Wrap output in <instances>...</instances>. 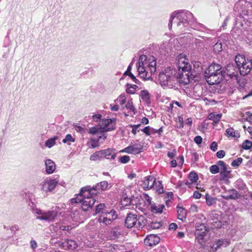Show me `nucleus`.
I'll list each match as a JSON object with an SVG mask.
<instances>
[{"instance_id":"nucleus-1","label":"nucleus","mask_w":252,"mask_h":252,"mask_svg":"<svg viewBox=\"0 0 252 252\" xmlns=\"http://www.w3.org/2000/svg\"><path fill=\"white\" fill-rule=\"evenodd\" d=\"M156 59L154 57L141 55L137 65L139 76L145 80L149 79L156 71Z\"/></svg>"},{"instance_id":"nucleus-2","label":"nucleus","mask_w":252,"mask_h":252,"mask_svg":"<svg viewBox=\"0 0 252 252\" xmlns=\"http://www.w3.org/2000/svg\"><path fill=\"white\" fill-rule=\"evenodd\" d=\"M94 194H96V192H92L90 187H86L82 188L80 193L76 198L71 199L70 201L72 203H81L82 210L87 211L91 208L95 203V199L93 197Z\"/></svg>"},{"instance_id":"nucleus-3","label":"nucleus","mask_w":252,"mask_h":252,"mask_svg":"<svg viewBox=\"0 0 252 252\" xmlns=\"http://www.w3.org/2000/svg\"><path fill=\"white\" fill-rule=\"evenodd\" d=\"M204 74L207 82L210 85L219 84L223 79L222 71L218 64L210 65L206 69Z\"/></svg>"},{"instance_id":"nucleus-4","label":"nucleus","mask_w":252,"mask_h":252,"mask_svg":"<svg viewBox=\"0 0 252 252\" xmlns=\"http://www.w3.org/2000/svg\"><path fill=\"white\" fill-rule=\"evenodd\" d=\"M235 61L242 75H247L252 69V60L246 59L244 55H238L235 57Z\"/></svg>"},{"instance_id":"nucleus-5","label":"nucleus","mask_w":252,"mask_h":252,"mask_svg":"<svg viewBox=\"0 0 252 252\" xmlns=\"http://www.w3.org/2000/svg\"><path fill=\"white\" fill-rule=\"evenodd\" d=\"M175 17L179 21L177 23L178 27L180 26L181 23L183 24H189L192 22L193 19V14L189 11H181L179 12H174L170 16L168 25L169 28L172 26V21Z\"/></svg>"},{"instance_id":"nucleus-6","label":"nucleus","mask_w":252,"mask_h":252,"mask_svg":"<svg viewBox=\"0 0 252 252\" xmlns=\"http://www.w3.org/2000/svg\"><path fill=\"white\" fill-rule=\"evenodd\" d=\"M176 72V69L168 67L165 68L164 71L160 72L158 75V80L160 85L162 86L168 85L175 78Z\"/></svg>"},{"instance_id":"nucleus-7","label":"nucleus","mask_w":252,"mask_h":252,"mask_svg":"<svg viewBox=\"0 0 252 252\" xmlns=\"http://www.w3.org/2000/svg\"><path fill=\"white\" fill-rule=\"evenodd\" d=\"M145 225V223L142 218H137V215L128 214L125 220V225L127 228H131L135 226L137 228L140 229L143 228Z\"/></svg>"},{"instance_id":"nucleus-8","label":"nucleus","mask_w":252,"mask_h":252,"mask_svg":"<svg viewBox=\"0 0 252 252\" xmlns=\"http://www.w3.org/2000/svg\"><path fill=\"white\" fill-rule=\"evenodd\" d=\"M33 211L38 215L36 217V219L43 220L49 222L53 221L57 216V212L54 210L43 211L35 208L33 209Z\"/></svg>"},{"instance_id":"nucleus-9","label":"nucleus","mask_w":252,"mask_h":252,"mask_svg":"<svg viewBox=\"0 0 252 252\" xmlns=\"http://www.w3.org/2000/svg\"><path fill=\"white\" fill-rule=\"evenodd\" d=\"M118 217L116 211L111 209L107 210L105 211H102L98 219V221L100 223H103L105 225H108L116 220Z\"/></svg>"},{"instance_id":"nucleus-10","label":"nucleus","mask_w":252,"mask_h":252,"mask_svg":"<svg viewBox=\"0 0 252 252\" xmlns=\"http://www.w3.org/2000/svg\"><path fill=\"white\" fill-rule=\"evenodd\" d=\"M239 71V69L237 66H236L233 64H229L226 66L224 71L222 72L223 78L226 79V77H228L230 79L237 80Z\"/></svg>"},{"instance_id":"nucleus-11","label":"nucleus","mask_w":252,"mask_h":252,"mask_svg":"<svg viewBox=\"0 0 252 252\" xmlns=\"http://www.w3.org/2000/svg\"><path fill=\"white\" fill-rule=\"evenodd\" d=\"M218 165L220 167V180L227 182L230 178L229 175L231 172V170L228 165L221 160L217 162Z\"/></svg>"},{"instance_id":"nucleus-12","label":"nucleus","mask_w":252,"mask_h":252,"mask_svg":"<svg viewBox=\"0 0 252 252\" xmlns=\"http://www.w3.org/2000/svg\"><path fill=\"white\" fill-rule=\"evenodd\" d=\"M177 67L178 71L188 72L191 70V66L189 62V60L185 55L181 54L178 56Z\"/></svg>"},{"instance_id":"nucleus-13","label":"nucleus","mask_w":252,"mask_h":252,"mask_svg":"<svg viewBox=\"0 0 252 252\" xmlns=\"http://www.w3.org/2000/svg\"><path fill=\"white\" fill-rule=\"evenodd\" d=\"M116 119H102L99 123L103 132L111 131L115 129Z\"/></svg>"},{"instance_id":"nucleus-14","label":"nucleus","mask_w":252,"mask_h":252,"mask_svg":"<svg viewBox=\"0 0 252 252\" xmlns=\"http://www.w3.org/2000/svg\"><path fill=\"white\" fill-rule=\"evenodd\" d=\"M59 180L58 178L54 179H46L41 184V189L45 192L52 191L58 184Z\"/></svg>"},{"instance_id":"nucleus-15","label":"nucleus","mask_w":252,"mask_h":252,"mask_svg":"<svg viewBox=\"0 0 252 252\" xmlns=\"http://www.w3.org/2000/svg\"><path fill=\"white\" fill-rule=\"evenodd\" d=\"M175 73V78L180 84L185 85L189 83V71L183 72L181 71L178 73L176 71Z\"/></svg>"},{"instance_id":"nucleus-16","label":"nucleus","mask_w":252,"mask_h":252,"mask_svg":"<svg viewBox=\"0 0 252 252\" xmlns=\"http://www.w3.org/2000/svg\"><path fill=\"white\" fill-rule=\"evenodd\" d=\"M143 146L141 144H130L129 146L121 150L120 152L129 154H138L141 152Z\"/></svg>"},{"instance_id":"nucleus-17","label":"nucleus","mask_w":252,"mask_h":252,"mask_svg":"<svg viewBox=\"0 0 252 252\" xmlns=\"http://www.w3.org/2000/svg\"><path fill=\"white\" fill-rule=\"evenodd\" d=\"M155 182L156 179L153 176H146L143 181L142 188L145 190H149L154 187Z\"/></svg>"},{"instance_id":"nucleus-18","label":"nucleus","mask_w":252,"mask_h":252,"mask_svg":"<svg viewBox=\"0 0 252 252\" xmlns=\"http://www.w3.org/2000/svg\"><path fill=\"white\" fill-rule=\"evenodd\" d=\"M160 241V238L156 235L151 234L148 235L144 239V243L145 245L150 247L158 244Z\"/></svg>"},{"instance_id":"nucleus-19","label":"nucleus","mask_w":252,"mask_h":252,"mask_svg":"<svg viewBox=\"0 0 252 252\" xmlns=\"http://www.w3.org/2000/svg\"><path fill=\"white\" fill-rule=\"evenodd\" d=\"M239 196L238 191L234 189H232L225 191L221 196L226 200H229L236 199L238 198Z\"/></svg>"},{"instance_id":"nucleus-20","label":"nucleus","mask_w":252,"mask_h":252,"mask_svg":"<svg viewBox=\"0 0 252 252\" xmlns=\"http://www.w3.org/2000/svg\"><path fill=\"white\" fill-rule=\"evenodd\" d=\"M103 158L114 159L116 157V153L113 149L108 148L101 150Z\"/></svg>"},{"instance_id":"nucleus-21","label":"nucleus","mask_w":252,"mask_h":252,"mask_svg":"<svg viewBox=\"0 0 252 252\" xmlns=\"http://www.w3.org/2000/svg\"><path fill=\"white\" fill-rule=\"evenodd\" d=\"M109 187V184L106 181H102L99 183H97L94 187L92 188H90V189L92 190V192L96 193L97 191H103L106 190L110 188Z\"/></svg>"},{"instance_id":"nucleus-22","label":"nucleus","mask_w":252,"mask_h":252,"mask_svg":"<svg viewBox=\"0 0 252 252\" xmlns=\"http://www.w3.org/2000/svg\"><path fill=\"white\" fill-rule=\"evenodd\" d=\"M45 171L48 174H52L56 169L55 162L50 159H47L45 161Z\"/></svg>"},{"instance_id":"nucleus-23","label":"nucleus","mask_w":252,"mask_h":252,"mask_svg":"<svg viewBox=\"0 0 252 252\" xmlns=\"http://www.w3.org/2000/svg\"><path fill=\"white\" fill-rule=\"evenodd\" d=\"M62 246L65 249L73 250L76 249L77 247V244L75 241L72 239H70L66 240L63 242L62 244Z\"/></svg>"},{"instance_id":"nucleus-24","label":"nucleus","mask_w":252,"mask_h":252,"mask_svg":"<svg viewBox=\"0 0 252 252\" xmlns=\"http://www.w3.org/2000/svg\"><path fill=\"white\" fill-rule=\"evenodd\" d=\"M229 245V242L225 239H221L218 240L216 243L211 248L212 251L215 252L217 249L221 247H226Z\"/></svg>"},{"instance_id":"nucleus-25","label":"nucleus","mask_w":252,"mask_h":252,"mask_svg":"<svg viewBox=\"0 0 252 252\" xmlns=\"http://www.w3.org/2000/svg\"><path fill=\"white\" fill-rule=\"evenodd\" d=\"M89 133L93 135L100 134V135L102 136L103 140L106 138V136L103 133L101 127L99 126L90 127L89 130Z\"/></svg>"},{"instance_id":"nucleus-26","label":"nucleus","mask_w":252,"mask_h":252,"mask_svg":"<svg viewBox=\"0 0 252 252\" xmlns=\"http://www.w3.org/2000/svg\"><path fill=\"white\" fill-rule=\"evenodd\" d=\"M121 232L119 228H115L112 229L107 234V237L111 240H114L119 238Z\"/></svg>"},{"instance_id":"nucleus-27","label":"nucleus","mask_w":252,"mask_h":252,"mask_svg":"<svg viewBox=\"0 0 252 252\" xmlns=\"http://www.w3.org/2000/svg\"><path fill=\"white\" fill-rule=\"evenodd\" d=\"M101 138H102V136L99 135L97 137V139H95L94 138H91L90 139V141H89L87 143V146H88L89 147L92 148H96V147L99 146L98 142Z\"/></svg>"},{"instance_id":"nucleus-28","label":"nucleus","mask_w":252,"mask_h":252,"mask_svg":"<svg viewBox=\"0 0 252 252\" xmlns=\"http://www.w3.org/2000/svg\"><path fill=\"white\" fill-rule=\"evenodd\" d=\"M142 100L146 103L150 102V94L147 90H142L139 94Z\"/></svg>"},{"instance_id":"nucleus-29","label":"nucleus","mask_w":252,"mask_h":252,"mask_svg":"<svg viewBox=\"0 0 252 252\" xmlns=\"http://www.w3.org/2000/svg\"><path fill=\"white\" fill-rule=\"evenodd\" d=\"M163 208V205H156L155 204H152L151 206V210L153 213H161L162 212Z\"/></svg>"},{"instance_id":"nucleus-30","label":"nucleus","mask_w":252,"mask_h":252,"mask_svg":"<svg viewBox=\"0 0 252 252\" xmlns=\"http://www.w3.org/2000/svg\"><path fill=\"white\" fill-rule=\"evenodd\" d=\"M226 133L228 137H232L234 138H238L240 137L239 133L236 131L232 127L226 129Z\"/></svg>"},{"instance_id":"nucleus-31","label":"nucleus","mask_w":252,"mask_h":252,"mask_svg":"<svg viewBox=\"0 0 252 252\" xmlns=\"http://www.w3.org/2000/svg\"><path fill=\"white\" fill-rule=\"evenodd\" d=\"M103 158L100 151H97L90 156V160L93 161L100 160Z\"/></svg>"},{"instance_id":"nucleus-32","label":"nucleus","mask_w":252,"mask_h":252,"mask_svg":"<svg viewBox=\"0 0 252 252\" xmlns=\"http://www.w3.org/2000/svg\"><path fill=\"white\" fill-rule=\"evenodd\" d=\"M58 139L57 136H54L48 139L45 143L46 147L50 148L56 144V141Z\"/></svg>"},{"instance_id":"nucleus-33","label":"nucleus","mask_w":252,"mask_h":252,"mask_svg":"<svg viewBox=\"0 0 252 252\" xmlns=\"http://www.w3.org/2000/svg\"><path fill=\"white\" fill-rule=\"evenodd\" d=\"M177 212L179 219L183 220L186 218V211L184 208L181 207H177Z\"/></svg>"},{"instance_id":"nucleus-34","label":"nucleus","mask_w":252,"mask_h":252,"mask_svg":"<svg viewBox=\"0 0 252 252\" xmlns=\"http://www.w3.org/2000/svg\"><path fill=\"white\" fill-rule=\"evenodd\" d=\"M221 114H215V113L210 114L209 116V119L212 120L214 123H217L221 118Z\"/></svg>"},{"instance_id":"nucleus-35","label":"nucleus","mask_w":252,"mask_h":252,"mask_svg":"<svg viewBox=\"0 0 252 252\" xmlns=\"http://www.w3.org/2000/svg\"><path fill=\"white\" fill-rule=\"evenodd\" d=\"M137 88L138 86L136 85L127 84L126 85V92L127 93L129 94H134L135 93V91Z\"/></svg>"},{"instance_id":"nucleus-36","label":"nucleus","mask_w":252,"mask_h":252,"mask_svg":"<svg viewBox=\"0 0 252 252\" xmlns=\"http://www.w3.org/2000/svg\"><path fill=\"white\" fill-rule=\"evenodd\" d=\"M205 199L207 204L210 206L216 203V200L215 198L210 196L208 194H206Z\"/></svg>"},{"instance_id":"nucleus-37","label":"nucleus","mask_w":252,"mask_h":252,"mask_svg":"<svg viewBox=\"0 0 252 252\" xmlns=\"http://www.w3.org/2000/svg\"><path fill=\"white\" fill-rule=\"evenodd\" d=\"M112 249L116 252H124L126 251L125 246L121 245H114L112 246Z\"/></svg>"},{"instance_id":"nucleus-38","label":"nucleus","mask_w":252,"mask_h":252,"mask_svg":"<svg viewBox=\"0 0 252 252\" xmlns=\"http://www.w3.org/2000/svg\"><path fill=\"white\" fill-rule=\"evenodd\" d=\"M189 179L191 183H195L198 179V177L195 172H191L189 175Z\"/></svg>"},{"instance_id":"nucleus-39","label":"nucleus","mask_w":252,"mask_h":252,"mask_svg":"<svg viewBox=\"0 0 252 252\" xmlns=\"http://www.w3.org/2000/svg\"><path fill=\"white\" fill-rule=\"evenodd\" d=\"M252 147V142L249 140H246L242 143V147L245 150H249Z\"/></svg>"},{"instance_id":"nucleus-40","label":"nucleus","mask_w":252,"mask_h":252,"mask_svg":"<svg viewBox=\"0 0 252 252\" xmlns=\"http://www.w3.org/2000/svg\"><path fill=\"white\" fill-rule=\"evenodd\" d=\"M75 139L72 137L71 134H68L66 135L65 137L63 140V142L64 143H67L70 144V142H74Z\"/></svg>"},{"instance_id":"nucleus-41","label":"nucleus","mask_w":252,"mask_h":252,"mask_svg":"<svg viewBox=\"0 0 252 252\" xmlns=\"http://www.w3.org/2000/svg\"><path fill=\"white\" fill-rule=\"evenodd\" d=\"M105 205L103 203H100V204H98L96 206V209H95V213L96 214L97 213H100L101 214V212L102 211H107V210L105 208Z\"/></svg>"},{"instance_id":"nucleus-42","label":"nucleus","mask_w":252,"mask_h":252,"mask_svg":"<svg viewBox=\"0 0 252 252\" xmlns=\"http://www.w3.org/2000/svg\"><path fill=\"white\" fill-rule=\"evenodd\" d=\"M242 158H238L237 159L233 160L231 162V165L234 167H237L242 163Z\"/></svg>"},{"instance_id":"nucleus-43","label":"nucleus","mask_w":252,"mask_h":252,"mask_svg":"<svg viewBox=\"0 0 252 252\" xmlns=\"http://www.w3.org/2000/svg\"><path fill=\"white\" fill-rule=\"evenodd\" d=\"M155 185L156 189L157 191L160 193L163 192V189L161 182L158 181V182H155Z\"/></svg>"},{"instance_id":"nucleus-44","label":"nucleus","mask_w":252,"mask_h":252,"mask_svg":"<svg viewBox=\"0 0 252 252\" xmlns=\"http://www.w3.org/2000/svg\"><path fill=\"white\" fill-rule=\"evenodd\" d=\"M141 125H130L129 126L132 128L131 132L134 135H136L138 132L139 131V127Z\"/></svg>"},{"instance_id":"nucleus-45","label":"nucleus","mask_w":252,"mask_h":252,"mask_svg":"<svg viewBox=\"0 0 252 252\" xmlns=\"http://www.w3.org/2000/svg\"><path fill=\"white\" fill-rule=\"evenodd\" d=\"M219 165H213L210 167V171L212 174H215L218 173L220 171Z\"/></svg>"},{"instance_id":"nucleus-46","label":"nucleus","mask_w":252,"mask_h":252,"mask_svg":"<svg viewBox=\"0 0 252 252\" xmlns=\"http://www.w3.org/2000/svg\"><path fill=\"white\" fill-rule=\"evenodd\" d=\"M213 50L216 53H219L222 51L221 43H216L213 46Z\"/></svg>"},{"instance_id":"nucleus-47","label":"nucleus","mask_w":252,"mask_h":252,"mask_svg":"<svg viewBox=\"0 0 252 252\" xmlns=\"http://www.w3.org/2000/svg\"><path fill=\"white\" fill-rule=\"evenodd\" d=\"M116 100L118 101L121 105H123L126 102V97L125 94H122L118 97Z\"/></svg>"},{"instance_id":"nucleus-48","label":"nucleus","mask_w":252,"mask_h":252,"mask_svg":"<svg viewBox=\"0 0 252 252\" xmlns=\"http://www.w3.org/2000/svg\"><path fill=\"white\" fill-rule=\"evenodd\" d=\"M130 160V158L128 156H122L120 158V161L122 163H127Z\"/></svg>"},{"instance_id":"nucleus-49","label":"nucleus","mask_w":252,"mask_h":252,"mask_svg":"<svg viewBox=\"0 0 252 252\" xmlns=\"http://www.w3.org/2000/svg\"><path fill=\"white\" fill-rule=\"evenodd\" d=\"M196 230L197 231L200 230L201 233H203L206 230V227L204 224H200L199 225L196 226Z\"/></svg>"},{"instance_id":"nucleus-50","label":"nucleus","mask_w":252,"mask_h":252,"mask_svg":"<svg viewBox=\"0 0 252 252\" xmlns=\"http://www.w3.org/2000/svg\"><path fill=\"white\" fill-rule=\"evenodd\" d=\"M101 115L100 114H95L92 116V119L95 122H100L101 119Z\"/></svg>"},{"instance_id":"nucleus-51","label":"nucleus","mask_w":252,"mask_h":252,"mask_svg":"<svg viewBox=\"0 0 252 252\" xmlns=\"http://www.w3.org/2000/svg\"><path fill=\"white\" fill-rule=\"evenodd\" d=\"M225 155V153L224 151L223 150H220L218 152H217L216 154V156L218 158H223Z\"/></svg>"},{"instance_id":"nucleus-52","label":"nucleus","mask_w":252,"mask_h":252,"mask_svg":"<svg viewBox=\"0 0 252 252\" xmlns=\"http://www.w3.org/2000/svg\"><path fill=\"white\" fill-rule=\"evenodd\" d=\"M174 105H176V106L182 108V105L178 101H174L170 104V106L171 109V112L174 110Z\"/></svg>"},{"instance_id":"nucleus-53","label":"nucleus","mask_w":252,"mask_h":252,"mask_svg":"<svg viewBox=\"0 0 252 252\" xmlns=\"http://www.w3.org/2000/svg\"><path fill=\"white\" fill-rule=\"evenodd\" d=\"M74 127L76 131L80 132V133L83 134L85 132V129L80 126L75 125Z\"/></svg>"},{"instance_id":"nucleus-54","label":"nucleus","mask_w":252,"mask_h":252,"mask_svg":"<svg viewBox=\"0 0 252 252\" xmlns=\"http://www.w3.org/2000/svg\"><path fill=\"white\" fill-rule=\"evenodd\" d=\"M141 130L145 133L146 135H151V131H150V126H148L145 127L143 129H141Z\"/></svg>"},{"instance_id":"nucleus-55","label":"nucleus","mask_w":252,"mask_h":252,"mask_svg":"<svg viewBox=\"0 0 252 252\" xmlns=\"http://www.w3.org/2000/svg\"><path fill=\"white\" fill-rule=\"evenodd\" d=\"M126 107L132 111H134V108L131 101H128L126 105Z\"/></svg>"},{"instance_id":"nucleus-56","label":"nucleus","mask_w":252,"mask_h":252,"mask_svg":"<svg viewBox=\"0 0 252 252\" xmlns=\"http://www.w3.org/2000/svg\"><path fill=\"white\" fill-rule=\"evenodd\" d=\"M213 226L214 228H219L221 226V222L220 220H216L212 222Z\"/></svg>"},{"instance_id":"nucleus-57","label":"nucleus","mask_w":252,"mask_h":252,"mask_svg":"<svg viewBox=\"0 0 252 252\" xmlns=\"http://www.w3.org/2000/svg\"><path fill=\"white\" fill-rule=\"evenodd\" d=\"M210 149L215 152L218 149V144L215 141L213 142L210 145Z\"/></svg>"},{"instance_id":"nucleus-58","label":"nucleus","mask_w":252,"mask_h":252,"mask_svg":"<svg viewBox=\"0 0 252 252\" xmlns=\"http://www.w3.org/2000/svg\"><path fill=\"white\" fill-rule=\"evenodd\" d=\"M246 120L250 122L252 121V114L250 112L246 113Z\"/></svg>"},{"instance_id":"nucleus-59","label":"nucleus","mask_w":252,"mask_h":252,"mask_svg":"<svg viewBox=\"0 0 252 252\" xmlns=\"http://www.w3.org/2000/svg\"><path fill=\"white\" fill-rule=\"evenodd\" d=\"M201 63H199V62H197V63H195L194 64V67H195L196 66H197V70H196V72L197 73H199L200 72H201L202 71V66H200L199 65Z\"/></svg>"},{"instance_id":"nucleus-60","label":"nucleus","mask_w":252,"mask_h":252,"mask_svg":"<svg viewBox=\"0 0 252 252\" xmlns=\"http://www.w3.org/2000/svg\"><path fill=\"white\" fill-rule=\"evenodd\" d=\"M202 139L201 137L200 136H195L194 139V142L197 144H201L202 142Z\"/></svg>"},{"instance_id":"nucleus-61","label":"nucleus","mask_w":252,"mask_h":252,"mask_svg":"<svg viewBox=\"0 0 252 252\" xmlns=\"http://www.w3.org/2000/svg\"><path fill=\"white\" fill-rule=\"evenodd\" d=\"M201 194L199 192V191L196 190L194 192L193 197L195 199H199L201 197Z\"/></svg>"},{"instance_id":"nucleus-62","label":"nucleus","mask_w":252,"mask_h":252,"mask_svg":"<svg viewBox=\"0 0 252 252\" xmlns=\"http://www.w3.org/2000/svg\"><path fill=\"white\" fill-rule=\"evenodd\" d=\"M110 108L113 111H117L119 110V107L117 104H110Z\"/></svg>"},{"instance_id":"nucleus-63","label":"nucleus","mask_w":252,"mask_h":252,"mask_svg":"<svg viewBox=\"0 0 252 252\" xmlns=\"http://www.w3.org/2000/svg\"><path fill=\"white\" fill-rule=\"evenodd\" d=\"M189 211L191 212H198V207L195 205H192L190 206Z\"/></svg>"},{"instance_id":"nucleus-64","label":"nucleus","mask_w":252,"mask_h":252,"mask_svg":"<svg viewBox=\"0 0 252 252\" xmlns=\"http://www.w3.org/2000/svg\"><path fill=\"white\" fill-rule=\"evenodd\" d=\"M30 244L31 248L33 250L36 249L37 246V243L34 240L31 241Z\"/></svg>"}]
</instances>
